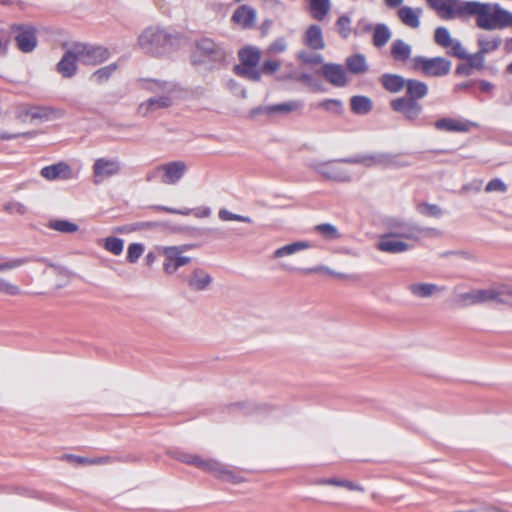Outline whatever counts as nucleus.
<instances>
[{"instance_id": "nucleus-1", "label": "nucleus", "mask_w": 512, "mask_h": 512, "mask_svg": "<svg viewBox=\"0 0 512 512\" xmlns=\"http://www.w3.org/2000/svg\"><path fill=\"white\" fill-rule=\"evenodd\" d=\"M476 17V25L483 30H497L509 27L510 12L499 4L467 1L464 18Z\"/></svg>"}, {"instance_id": "nucleus-2", "label": "nucleus", "mask_w": 512, "mask_h": 512, "mask_svg": "<svg viewBox=\"0 0 512 512\" xmlns=\"http://www.w3.org/2000/svg\"><path fill=\"white\" fill-rule=\"evenodd\" d=\"M188 166L185 161L176 160L160 164L146 174V181L159 179L164 185H176L185 176Z\"/></svg>"}, {"instance_id": "nucleus-3", "label": "nucleus", "mask_w": 512, "mask_h": 512, "mask_svg": "<svg viewBox=\"0 0 512 512\" xmlns=\"http://www.w3.org/2000/svg\"><path fill=\"white\" fill-rule=\"evenodd\" d=\"M412 68L428 77H442L450 72L451 62L443 57L416 56L412 59Z\"/></svg>"}, {"instance_id": "nucleus-4", "label": "nucleus", "mask_w": 512, "mask_h": 512, "mask_svg": "<svg viewBox=\"0 0 512 512\" xmlns=\"http://www.w3.org/2000/svg\"><path fill=\"white\" fill-rule=\"evenodd\" d=\"M170 41L169 35L159 27H148L138 38L142 49L151 54H158L160 49Z\"/></svg>"}, {"instance_id": "nucleus-5", "label": "nucleus", "mask_w": 512, "mask_h": 512, "mask_svg": "<svg viewBox=\"0 0 512 512\" xmlns=\"http://www.w3.org/2000/svg\"><path fill=\"white\" fill-rule=\"evenodd\" d=\"M192 245L166 246L161 249L164 256L163 270L167 274H174L180 267L191 262V258L183 255V253L191 248Z\"/></svg>"}, {"instance_id": "nucleus-6", "label": "nucleus", "mask_w": 512, "mask_h": 512, "mask_svg": "<svg viewBox=\"0 0 512 512\" xmlns=\"http://www.w3.org/2000/svg\"><path fill=\"white\" fill-rule=\"evenodd\" d=\"M390 232L401 240L419 241L421 236H440L436 228H423L414 224L394 222L390 224Z\"/></svg>"}, {"instance_id": "nucleus-7", "label": "nucleus", "mask_w": 512, "mask_h": 512, "mask_svg": "<svg viewBox=\"0 0 512 512\" xmlns=\"http://www.w3.org/2000/svg\"><path fill=\"white\" fill-rule=\"evenodd\" d=\"M428 5L444 20L464 18L467 1L462 0H426Z\"/></svg>"}, {"instance_id": "nucleus-8", "label": "nucleus", "mask_w": 512, "mask_h": 512, "mask_svg": "<svg viewBox=\"0 0 512 512\" xmlns=\"http://www.w3.org/2000/svg\"><path fill=\"white\" fill-rule=\"evenodd\" d=\"M391 109L402 116V118L410 123H416L422 112L423 107L418 101L405 96L397 97L390 101Z\"/></svg>"}, {"instance_id": "nucleus-9", "label": "nucleus", "mask_w": 512, "mask_h": 512, "mask_svg": "<svg viewBox=\"0 0 512 512\" xmlns=\"http://www.w3.org/2000/svg\"><path fill=\"white\" fill-rule=\"evenodd\" d=\"M308 166L323 178L336 182H349L351 177L349 173L341 169L337 161L313 160Z\"/></svg>"}, {"instance_id": "nucleus-10", "label": "nucleus", "mask_w": 512, "mask_h": 512, "mask_svg": "<svg viewBox=\"0 0 512 512\" xmlns=\"http://www.w3.org/2000/svg\"><path fill=\"white\" fill-rule=\"evenodd\" d=\"M93 183L100 184L105 179L118 175L121 172V164L114 158H98L93 167Z\"/></svg>"}, {"instance_id": "nucleus-11", "label": "nucleus", "mask_w": 512, "mask_h": 512, "mask_svg": "<svg viewBox=\"0 0 512 512\" xmlns=\"http://www.w3.org/2000/svg\"><path fill=\"white\" fill-rule=\"evenodd\" d=\"M493 302V286L485 289H472L459 293L455 297V303L459 307H468Z\"/></svg>"}, {"instance_id": "nucleus-12", "label": "nucleus", "mask_w": 512, "mask_h": 512, "mask_svg": "<svg viewBox=\"0 0 512 512\" xmlns=\"http://www.w3.org/2000/svg\"><path fill=\"white\" fill-rule=\"evenodd\" d=\"M26 261L21 258H14L0 262V273L22 266ZM0 294L6 296H20L23 294L21 287L0 275Z\"/></svg>"}, {"instance_id": "nucleus-13", "label": "nucleus", "mask_w": 512, "mask_h": 512, "mask_svg": "<svg viewBox=\"0 0 512 512\" xmlns=\"http://www.w3.org/2000/svg\"><path fill=\"white\" fill-rule=\"evenodd\" d=\"M78 61L86 65H96L108 58V51L102 47L89 46L83 43H74Z\"/></svg>"}, {"instance_id": "nucleus-14", "label": "nucleus", "mask_w": 512, "mask_h": 512, "mask_svg": "<svg viewBox=\"0 0 512 512\" xmlns=\"http://www.w3.org/2000/svg\"><path fill=\"white\" fill-rule=\"evenodd\" d=\"M376 248L385 253L398 254L409 250L411 245L389 232L380 236Z\"/></svg>"}, {"instance_id": "nucleus-15", "label": "nucleus", "mask_w": 512, "mask_h": 512, "mask_svg": "<svg viewBox=\"0 0 512 512\" xmlns=\"http://www.w3.org/2000/svg\"><path fill=\"white\" fill-rule=\"evenodd\" d=\"M172 105V94H161L158 96H153L142 102L138 107V114L146 117L150 113L162 109L167 108Z\"/></svg>"}, {"instance_id": "nucleus-16", "label": "nucleus", "mask_w": 512, "mask_h": 512, "mask_svg": "<svg viewBox=\"0 0 512 512\" xmlns=\"http://www.w3.org/2000/svg\"><path fill=\"white\" fill-rule=\"evenodd\" d=\"M172 105V94H161L158 96H153L142 102L138 107V114L146 117L150 113L162 109L167 108Z\"/></svg>"}, {"instance_id": "nucleus-17", "label": "nucleus", "mask_w": 512, "mask_h": 512, "mask_svg": "<svg viewBox=\"0 0 512 512\" xmlns=\"http://www.w3.org/2000/svg\"><path fill=\"white\" fill-rule=\"evenodd\" d=\"M78 61V55H76V49L72 44L65 52L61 60L57 64V71L66 78L72 77L77 71L76 63Z\"/></svg>"}, {"instance_id": "nucleus-18", "label": "nucleus", "mask_w": 512, "mask_h": 512, "mask_svg": "<svg viewBox=\"0 0 512 512\" xmlns=\"http://www.w3.org/2000/svg\"><path fill=\"white\" fill-rule=\"evenodd\" d=\"M212 61H221L225 57L224 50L209 38H203L196 43V52Z\"/></svg>"}, {"instance_id": "nucleus-19", "label": "nucleus", "mask_w": 512, "mask_h": 512, "mask_svg": "<svg viewBox=\"0 0 512 512\" xmlns=\"http://www.w3.org/2000/svg\"><path fill=\"white\" fill-rule=\"evenodd\" d=\"M322 74L330 84L336 87H344L348 82L346 71L339 64H324Z\"/></svg>"}, {"instance_id": "nucleus-20", "label": "nucleus", "mask_w": 512, "mask_h": 512, "mask_svg": "<svg viewBox=\"0 0 512 512\" xmlns=\"http://www.w3.org/2000/svg\"><path fill=\"white\" fill-rule=\"evenodd\" d=\"M18 34L15 37L18 48L29 53L34 50L37 45L35 29L33 27H18Z\"/></svg>"}, {"instance_id": "nucleus-21", "label": "nucleus", "mask_w": 512, "mask_h": 512, "mask_svg": "<svg viewBox=\"0 0 512 512\" xmlns=\"http://www.w3.org/2000/svg\"><path fill=\"white\" fill-rule=\"evenodd\" d=\"M385 153H373L341 159L340 162L348 164H361L366 168L380 167L384 169Z\"/></svg>"}, {"instance_id": "nucleus-22", "label": "nucleus", "mask_w": 512, "mask_h": 512, "mask_svg": "<svg viewBox=\"0 0 512 512\" xmlns=\"http://www.w3.org/2000/svg\"><path fill=\"white\" fill-rule=\"evenodd\" d=\"M40 175L47 180L70 179L72 178V168L65 162L45 166L41 169Z\"/></svg>"}, {"instance_id": "nucleus-23", "label": "nucleus", "mask_w": 512, "mask_h": 512, "mask_svg": "<svg viewBox=\"0 0 512 512\" xmlns=\"http://www.w3.org/2000/svg\"><path fill=\"white\" fill-rule=\"evenodd\" d=\"M423 14L422 8H412L410 6H402L397 11V16L401 23L411 29L420 27V18Z\"/></svg>"}, {"instance_id": "nucleus-24", "label": "nucleus", "mask_w": 512, "mask_h": 512, "mask_svg": "<svg viewBox=\"0 0 512 512\" xmlns=\"http://www.w3.org/2000/svg\"><path fill=\"white\" fill-rule=\"evenodd\" d=\"M255 20L256 11L248 5L238 7L232 15V21L244 29L252 28Z\"/></svg>"}, {"instance_id": "nucleus-25", "label": "nucleus", "mask_w": 512, "mask_h": 512, "mask_svg": "<svg viewBox=\"0 0 512 512\" xmlns=\"http://www.w3.org/2000/svg\"><path fill=\"white\" fill-rule=\"evenodd\" d=\"M65 112L61 109H55L52 107H43V106H31L26 109L25 115L30 119H40L44 121H48L53 118H61L63 117Z\"/></svg>"}, {"instance_id": "nucleus-26", "label": "nucleus", "mask_w": 512, "mask_h": 512, "mask_svg": "<svg viewBox=\"0 0 512 512\" xmlns=\"http://www.w3.org/2000/svg\"><path fill=\"white\" fill-rule=\"evenodd\" d=\"M187 285L194 291L205 290L212 282L211 276L203 269H194L186 278Z\"/></svg>"}, {"instance_id": "nucleus-27", "label": "nucleus", "mask_w": 512, "mask_h": 512, "mask_svg": "<svg viewBox=\"0 0 512 512\" xmlns=\"http://www.w3.org/2000/svg\"><path fill=\"white\" fill-rule=\"evenodd\" d=\"M181 462L195 466L205 472L212 473L217 467V460L203 459L199 455L194 454H181L178 458Z\"/></svg>"}, {"instance_id": "nucleus-28", "label": "nucleus", "mask_w": 512, "mask_h": 512, "mask_svg": "<svg viewBox=\"0 0 512 512\" xmlns=\"http://www.w3.org/2000/svg\"><path fill=\"white\" fill-rule=\"evenodd\" d=\"M302 108V103L299 101H288L280 104L259 107L254 110V113H265V114H288L294 111H297Z\"/></svg>"}, {"instance_id": "nucleus-29", "label": "nucleus", "mask_w": 512, "mask_h": 512, "mask_svg": "<svg viewBox=\"0 0 512 512\" xmlns=\"http://www.w3.org/2000/svg\"><path fill=\"white\" fill-rule=\"evenodd\" d=\"M434 125L438 130L466 132L469 131L471 123L452 118H442L437 120Z\"/></svg>"}, {"instance_id": "nucleus-30", "label": "nucleus", "mask_w": 512, "mask_h": 512, "mask_svg": "<svg viewBox=\"0 0 512 512\" xmlns=\"http://www.w3.org/2000/svg\"><path fill=\"white\" fill-rule=\"evenodd\" d=\"M380 83L388 92L397 93L406 87L407 80L400 75L388 73L381 76Z\"/></svg>"}, {"instance_id": "nucleus-31", "label": "nucleus", "mask_w": 512, "mask_h": 512, "mask_svg": "<svg viewBox=\"0 0 512 512\" xmlns=\"http://www.w3.org/2000/svg\"><path fill=\"white\" fill-rule=\"evenodd\" d=\"M305 43L314 50H321L325 47L322 30L318 25H311L305 33Z\"/></svg>"}, {"instance_id": "nucleus-32", "label": "nucleus", "mask_w": 512, "mask_h": 512, "mask_svg": "<svg viewBox=\"0 0 512 512\" xmlns=\"http://www.w3.org/2000/svg\"><path fill=\"white\" fill-rule=\"evenodd\" d=\"M412 53L411 46L402 39H396L391 44V55L395 61L406 62Z\"/></svg>"}, {"instance_id": "nucleus-33", "label": "nucleus", "mask_w": 512, "mask_h": 512, "mask_svg": "<svg viewBox=\"0 0 512 512\" xmlns=\"http://www.w3.org/2000/svg\"><path fill=\"white\" fill-rule=\"evenodd\" d=\"M311 245L307 241H296L287 245H284L273 252L272 257L274 259H280L283 257L291 256L301 250L310 248Z\"/></svg>"}, {"instance_id": "nucleus-34", "label": "nucleus", "mask_w": 512, "mask_h": 512, "mask_svg": "<svg viewBox=\"0 0 512 512\" xmlns=\"http://www.w3.org/2000/svg\"><path fill=\"white\" fill-rule=\"evenodd\" d=\"M406 91L407 95L405 97L413 98L414 101H418L428 94V86L422 81L408 79L406 83Z\"/></svg>"}, {"instance_id": "nucleus-35", "label": "nucleus", "mask_w": 512, "mask_h": 512, "mask_svg": "<svg viewBox=\"0 0 512 512\" xmlns=\"http://www.w3.org/2000/svg\"><path fill=\"white\" fill-rule=\"evenodd\" d=\"M309 5V11L312 17L318 21H322L328 15L331 3L330 0H306Z\"/></svg>"}, {"instance_id": "nucleus-36", "label": "nucleus", "mask_w": 512, "mask_h": 512, "mask_svg": "<svg viewBox=\"0 0 512 512\" xmlns=\"http://www.w3.org/2000/svg\"><path fill=\"white\" fill-rule=\"evenodd\" d=\"M408 290L416 297L428 298L436 292L443 291L444 288H439L432 283H414L408 286Z\"/></svg>"}, {"instance_id": "nucleus-37", "label": "nucleus", "mask_w": 512, "mask_h": 512, "mask_svg": "<svg viewBox=\"0 0 512 512\" xmlns=\"http://www.w3.org/2000/svg\"><path fill=\"white\" fill-rule=\"evenodd\" d=\"M144 89L158 96L161 94H172L175 91V85L172 82L147 80L145 81Z\"/></svg>"}, {"instance_id": "nucleus-38", "label": "nucleus", "mask_w": 512, "mask_h": 512, "mask_svg": "<svg viewBox=\"0 0 512 512\" xmlns=\"http://www.w3.org/2000/svg\"><path fill=\"white\" fill-rule=\"evenodd\" d=\"M350 107L353 113L366 115L372 110L373 103L369 97L357 95L350 99Z\"/></svg>"}, {"instance_id": "nucleus-39", "label": "nucleus", "mask_w": 512, "mask_h": 512, "mask_svg": "<svg viewBox=\"0 0 512 512\" xmlns=\"http://www.w3.org/2000/svg\"><path fill=\"white\" fill-rule=\"evenodd\" d=\"M239 59L241 63L239 65L258 66L261 52L256 47H246L239 51Z\"/></svg>"}, {"instance_id": "nucleus-40", "label": "nucleus", "mask_w": 512, "mask_h": 512, "mask_svg": "<svg viewBox=\"0 0 512 512\" xmlns=\"http://www.w3.org/2000/svg\"><path fill=\"white\" fill-rule=\"evenodd\" d=\"M493 302L512 307V287L506 285L493 286Z\"/></svg>"}, {"instance_id": "nucleus-41", "label": "nucleus", "mask_w": 512, "mask_h": 512, "mask_svg": "<svg viewBox=\"0 0 512 512\" xmlns=\"http://www.w3.org/2000/svg\"><path fill=\"white\" fill-rule=\"evenodd\" d=\"M348 70L352 74H362L368 70L366 59L361 54H355L346 59Z\"/></svg>"}, {"instance_id": "nucleus-42", "label": "nucleus", "mask_w": 512, "mask_h": 512, "mask_svg": "<svg viewBox=\"0 0 512 512\" xmlns=\"http://www.w3.org/2000/svg\"><path fill=\"white\" fill-rule=\"evenodd\" d=\"M391 38V31L386 24L380 23L373 30V44L376 47H383Z\"/></svg>"}, {"instance_id": "nucleus-43", "label": "nucleus", "mask_w": 512, "mask_h": 512, "mask_svg": "<svg viewBox=\"0 0 512 512\" xmlns=\"http://www.w3.org/2000/svg\"><path fill=\"white\" fill-rule=\"evenodd\" d=\"M477 44L479 46V52L483 55L495 51L499 48L501 44L500 37H487L485 35H480L477 39Z\"/></svg>"}, {"instance_id": "nucleus-44", "label": "nucleus", "mask_w": 512, "mask_h": 512, "mask_svg": "<svg viewBox=\"0 0 512 512\" xmlns=\"http://www.w3.org/2000/svg\"><path fill=\"white\" fill-rule=\"evenodd\" d=\"M234 71L238 76L250 81L257 82L261 79V71L258 66L236 65Z\"/></svg>"}, {"instance_id": "nucleus-45", "label": "nucleus", "mask_w": 512, "mask_h": 512, "mask_svg": "<svg viewBox=\"0 0 512 512\" xmlns=\"http://www.w3.org/2000/svg\"><path fill=\"white\" fill-rule=\"evenodd\" d=\"M47 226L60 233L71 234L78 230V225L65 219H52Z\"/></svg>"}, {"instance_id": "nucleus-46", "label": "nucleus", "mask_w": 512, "mask_h": 512, "mask_svg": "<svg viewBox=\"0 0 512 512\" xmlns=\"http://www.w3.org/2000/svg\"><path fill=\"white\" fill-rule=\"evenodd\" d=\"M281 267L284 269V270H287V271H295L296 268H293V267H289V266H286V265H281ZM297 271L303 273V274H310V273H327L331 276H334V277H337V278H341V279H346L348 278V275L344 274V273H339V272H336V271H333L331 270L330 268L326 267V266H317V267H314V268H307V269H297Z\"/></svg>"}, {"instance_id": "nucleus-47", "label": "nucleus", "mask_w": 512, "mask_h": 512, "mask_svg": "<svg viewBox=\"0 0 512 512\" xmlns=\"http://www.w3.org/2000/svg\"><path fill=\"white\" fill-rule=\"evenodd\" d=\"M216 477L231 482V483H239L242 481V478L235 474L232 470H229L226 466L217 461V467L212 471Z\"/></svg>"}, {"instance_id": "nucleus-48", "label": "nucleus", "mask_w": 512, "mask_h": 512, "mask_svg": "<svg viewBox=\"0 0 512 512\" xmlns=\"http://www.w3.org/2000/svg\"><path fill=\"white\" fill-rule=\"evenodd\" d=\"M66 458L71 461H74L78 464H81V465H102V464H107V463L111 462V457H109V456L97 457V458H85V457L70 454V455H66Z\"/></svg>"}, {"instance_id": "nucleus-49", "label": "nucleus", "mask_w": 512, "mask_h": 512, "mask_svg": "<svg viewBox=\"0 0 512 512\" xmlns=\"http://www.w3.org/2000/svg\"><path fill=\"white\" fill-rule=\"evenodd\" d=\"M384 169L407 167L410 163L404 159L402 154L385 153Z\"/></svg>"}, {"instance_id": "nucleus-50", "label": "nucleus", "mask_w": 512, "mask_h": 512, "mask_svg": "<svg viewBox=\"0 0 512 512\" xmlns=\"http://www.w3.org/2000/svg\"><path fill=\"white\" fill-rule=\"evenodd\" d=\"M116 69L117 65L115 63L101 67L92 74V79L99 84L104 83L111 77Z\"/></svg>"}, {"instance_id": "nucleus-51", "label": "nucleus", "mask_w": 512, "mask_h": 512, "mask_svg": "<svg viewBox=\"0 0 512 512\" xmlns=\"http://www.w3.org/2000/svg\"><path fill=\"white\" fill-rule=\"evenodd\" d=\"M315 231L327 240H336L340 237L337 228L329 223H323L315 226Z\"/></svg>"}, {"instance_id": "nucleus-52", "label": "nucleus", "mask_w": 512, "mask_h": 512, "mask_svg": "<svg viewBox=\"0 0 512 512\" xmlns=\"http://www.w3.org/2000/svg\"><path fill=\"white\" fill-rule=\"evenodd\" d=\"M218 217L222 221H238L251 224L253 222L252 218L248 216H243L239 214H235L225 208H222L218 211Z\"/></svg>"}, {"instance_id": "nucleus-53", "label": "nucleus", "mask_w": 512, "mask_h": 512, "mask_svg": "<svg viewBox=\"0 0 512 512\" xmlns=\"http://www.w3.org/2000/svg\"><path fill=\"white\" fill-rule=\"evenodd\" d=\"M434 40L439 46L449 48L453 39L451 38L450 32L447 28L438 27L435 30Z\"/></svg>"}, {"instance_id": "nucleus-54", "label": "nucleus", "mask_w": 512, "mask_h": 512, "mask_svg": "<svg viewBox=\"0 0 512 512\" xmlns=\"http://www.w3.org/2000/svg\"><path fill=\"white\" fill-rule=\"evenodd\" d=\"M104 248L114 255H120L124 248V242L117 237H107L104 242Z\"/></svg>"}, {"instance_id": "nucleus-55", "label": "nucleus", "mask_w": 512, "mask_h": 512, "mask_svg": "<svg viewBox=\"0 0 512 512\" xmlns=\"http://www.w3.org/2000/svg\"><path fill=\"white\" fill-rule=\"evenodd\" d=\"M337 31L341 37L347 39L352 32L351 29V19L347 15H342L336 21Z\"/></svg>"}, {"instance_id": "nucleus-56", "label": "nucleus", "mask_w": 512, "mask_h": 512, "mask_svg": "<svg viewBox=\"0 0 512 512\" xmlns=\"http://www.w3.org/2000/svg\"><path fill=\"white\" fill-rule=\"evenodd\" d=\"M417 211L428 217H440L442 215L441 208L436 204L420 203L417 205Z\"/></svg>"}, {"instance_id": "nucleus-57", "label": "nucleus", "mask_w": 512, "mask_h": 512, "mask_svg": "<svg viewBox=\"0 0 512 512\" xmlns=\"http://www.w3.org/2000/svg\"><path fill=\"white\" fill-rule=\"evenodd\" d=\"M320 483L324 484V485H333V486H338V487H344V488H347L349 490L363 491L362 487H360V486H358V485H356L353 482L348 481V480H340V479H336V478H329V479L321 480Z\"/></svg>"}, {"instance_id": "nucleus-58", "label": "nucleus", "mask_w": 512, "mask_h": 512, "mask_svg": "<svg viewBox=\"0 0 512 512\" xmlns=\"http://www.w3.org/2000/svg\"><path fill=\"white\" fill-rule=\"evenodd\" d=\"M3 210L11 215H25L28 211L25 204L13 200L6 202L3 206Z\"/></svg>"}, {"instance_id": "nucleus-59", "label": "nucleus", "mask_w": 512, "mask_h": 512, "mask_svg": "<svg viewBox=\"0 0 512 512\" xmlns=\"http://www.w3.org/2000/svg\"><path fill=\"white\" fill-rule=\"evenodd\" d=\"M317 108L332 113H340L342 111V102L337 99H326L317 104Z\"/></svg>"}, {"instance_id": "nucleus-60", "label": "nucleus", "mask_w": 512, "mask_h": 512, "mask_svg": "<svg viewBox=\"0 0 512 512\" xmlns=\"http://www.w3.org/2000/svg\"><path fill=\"white\" fill-rule=\"evenodd\" d=\"M144 251V247L139 243H132L128 247L127 260L131 263L136 262Z\"/></svg>"}, {"instance_id": "nucleus-61", "label": "nucleus", "mask_w": 512, "mask_h": 512, "mask_svg": "<svg viewBox=\"0 0 512 512\" xmlns=\"http://www.w3.org/2000/svg\"><path fill=\"white\" fill-rule=\"evenodd\" d=\"M468 61L469 67L476 68V69H482L484 65V55L481 54L479 51L475 54H467V57L465 58Z\"/></svg>"}, {"instance_id": "nucleus-62", "label": "nucleus", "mask_w": 512, "mask_h": 512, "mask_svg": "<svg viewBox=\"0 0 512 512\" xmlns=\"http://www.w3.org/2000/svg\"><path fill=\"white\" fill-rule=\"evenodd\" d=\"M485 191L486 192H506L507 191V186L506 184L501 180V179H498V178H495V179H492L490 180L486 187H485Z\"/></svg>"}, {"instance_id": "nucleus-63", "label": "nucleus", "mask_w": 512, "mask_h": 512, "mask_svg": "<svg viewBox=\"0 0 512 512\" xmlns=\"http://www.w3.org/2000/svg\"><path fill=\"white\" fill-rule=\"evenodd\" d=\"M286 46L287 45L285 39L278 38L269 45L267 52L271 54L282 53L286 50Z\"/></svg>"}, {"instance_id": "nucleus-64", "label": "nucleus", "mask_w": 512, "mask_h": 512, "mask_svg": "<svg viewBox=\"0 0 512 512\" xmlns=\"http://www.w3.org/2000/svg\"><path fill=\"white\" fill-rule=\"evenodd\" d=\"M449 48H451V51L449 52L451 55L459 59H464L467 57L465 49L462 47L461 43L458 40L453 39Z\"/></svg>"}]
</instances>
